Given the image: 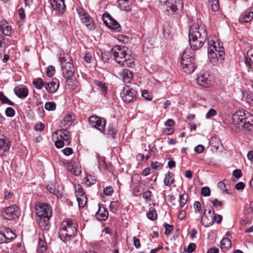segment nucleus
Returning <instances> with one entry per match:
<instances>
[{"mask_svg":"<svg viewBox=\"0 0 253 253\" xmlns=\"http://www.w3.org/2000/svg\"><path fill=\"white\" fill-rule=\"evenodd\" d=\"M208 38L206 27L193 24L189 29V42L191 48L194 50L201 48Z\"/></svg>","mask_w":253,"mask_h":253,"instance_id":"nucleus-1","label":"nucleus"},{"mask_svg":"<svg viewBox=\"0 0 253 253\" xmlns=\"http://www.w3.org/2000/svg\"><path fill=\"white\" fill-rule=\"evenodd\" d=\"M236 128L245 131H253V116L246 110H238L232 117Z\"/></svg>","mask_w":253,"mask_h":253,"instance_id":"nucleus-2","label":"nucleus"},{"mask_svg":"<svg viewBox=\"0 0 253 253\" xmlns=\"http://www.w3.org/2000/svg\"><path fill=\"white\" fill-rule=\"evenodd\" d=\"M111 54L114 60L122 66L133 67L134 59L131 54L128 52L126 47L115 45L111 49Z\"/></svg>","mask_w":253,"mask_h":253,"instance_id":"nucleus-3","label":"nucleus"},{"mask_svg":"<svg viewBox=\"0 0 253 253\" xmlns=\"http://www.w3.org/2000/svg\"><path fill=\"white\" fill-rule=\"evenodd\" d=\"M78 225L72 219H68L61 222L59 236L60 239L65 243L70 242L75 238L77 233Z\"/></svg>","mask_w":253,"mask_h":253,"instance_id":"nucleus-4","label":"nucleus"},{"mask_svg":"<svg viewBox=\"0 0 253 253\" xmlns=\"http://www.w3.org/2000/svg\"><path fill=\"white\" fill-rule=\"evenodd\" d=\"M36 211L38 216L39 227L42 230H48L50 227L49 220L52 215L51 207L45 203H40L36 206Z\"/></svg>","mask_w":253,"mask_h":253,"instance_id":"nucleus-5","label":"nucleus"},{"mask_svg":"<svg viewBox=\"0 0 253 253\" xmlns=\"http://www.w3.org/2000/svg\"><path fill=\"white\" fill-rule=\"evenodd\" d=\"M208 56L211 62L214 65L221 63L225 55L222 43L211 40L208 42Z\"/></svg>","mask_w":253,"mask_h":253,"instance_id":"nucleus-6","label":"nucleus"},{"mask_svg":"<svg viewBox=\"0 0 253 253\" xmlns=\"http://www.w3.org/2000/svg\"><path fill=\"white\" fill-rule=\"evenodd\" d=\"M58 58L60 62L63 76L66 79L67 84L70 85V82H72L71 78L75 73L72 60L68 54L64 53L60 54Z\"/></svg>","mask_w":253,"mask_h":253,"instance_id":"nucleus-7","label":"nucleus"},{"mask_svg":"<svg viewBox=\"0 0 253 253\" xmlns=\"http://www.w3.org/2000/svg\"><path fill=\"white\" fill-rule=\"evenodd\" d=\"M189 49L184 51L181 59V63L183 71L187 74L192 73L196 67L194 53H191L189 54Z\"/></svg>","mask_w":253,"mask_h":253,"instance_id":"nucleus-8","label":"nucleus"},{"mask_svg":"<svg viewBox=\"0 0 253 253\" xmlns=\"http://www.w3.org/2000/svg\"><path fill=\"white\" fill-rule=\"evenodd\" d=\"M2 216L4 219L12 220L19 217L20 215V208L15 205L6 207L1 211Z\"/></svg>","mask_w":253,"mask_h":253,"instance_id":"nucleus-9","label":"nucleus"},{"mask_svg":"<svg viewBox=\"0 0 253 253\" xmlns=\"http://www.w3.org/2000/svg\"><path fill=\"white\" fill-rule=\"evenodd\" d=\"M81 22L89 30H94L95 28V23L93 19L82 8L77 9Z\"/></svg>","mask_w":253,"mask_h":253,"instance_id":"nucleus-10","label":"nucleus"},{"mask_svg":"<svg viewBox=\"0 0 253 253\" xmlns=\"http://www.w3.org/2000/svg\"><path fill=\"white\" fill-rule=\"evenodd\" d=\"M169 14H173L182 5L181 0H160Z\"/></svg>","mask_w":253,"mask_h":253,"instance_id":"nucleus-11","label":"nucleus"},{"mask_svg":"<svg viewBox=\"0 0 253 253\" xmlns=\"http://www.w3.org/2000/svg\"><path fill=\"white\" fill-rule=\"evenodd\" d=\"M136 91L129 85H126L121 93L122 100L126 103L134 101L136 99Z\"/></svg>","mask_w":253,"mask_h":253,"instance_id":"nucleus-12","label":"nucleus"},{"mask_svg":"<svg viewBox=\"0 0 253 253\" xmlns=\"http://www.w3.org/2000/svg\"><path fill=\"white\" fill-rule=\"evenodd\" d=\"M89 123L91 127L96 128L100 132L105 131L106 120L96 116H92L89 118Z\"/></svg>","mask_w":253,"mask_h":253,"instance_id":"nucleus-13","label":"nucleus"},{"mask_svg":"<svg viewBox=\"0 0 253 253\" xmlns=\"http://www.w3.org/2000/svg\"><path fill=\"white\" fill-rule=\"evenodd\" d=\"M198 84L204 87H210L212 84V77L208 72H201L197 77Z\"/></svg>","mask_w":253,"mask_h":253,"instance_id":"nucleus-14","label":"nucleus"},{"mask_svg":"<svg viewBox=\"0 0 253 253\" xmlns=\"http://www.w3.org/2000/svg\"><path fill=\"white\" fill-rule=\"evenodd\" d=\"M104 23L109 28L114 29L116 31H120L121 26L109 13H104L102 16Z\"/></svg>","mask_w":253,"mask_h":253,"instance_id":"nucleus-15","label":"nucleus"},{"mask_svg":"<svg viewBox=\"0 0 253 253\" xmlns=\"http://www.w3.org/2000/svg\"><path fill=\"white\" fill-rule=\"evenodd\" d=\"M213 214L214 211H212L211 209H209L208 211L206 209L204 210L201 220V223L204 226L210 227L213 224Z\"/></svg>","mask_w":253,"mask_h":253,"instance_id":"nucleus-16","label":"nucleus"},{"mask_svg":"<svg viewBox=\"0 0 253 253\" xmlns=\"http://www.w3.org/2000/svg\"><path fill=\"white\" fill-rule=\"evenodd\" d=\"M59 134V136L61 139L64 140L65 142V145L67 146L69 145L71 142V135L69 131H68L67 129H62L61 130H58L55 131L53 133V136L54 135H58Z\"/></svg>","mask_w":253,"mask_h":253,"instance_id":"nucleus-17","label":"nucleus"},{"mask_svg":"<svg viewBox=\"0 0 253 253\" xmlns=\"http://www.w3.org/2000/svg\"><path fill=\"white\" fill-rule=\"evenodd\" d=\"M59 86V81L56 78H53L51 82L46 83L45 88L50 93H54L58 90Z\"/></svg>","mask_w":253,"mask_h":253,"instance_id":"nucleus-18","label":"nucleus"},{"mask_svg":"<svg viewBox=\"0 0 253 253\" xmlns=\"http://www.w3.org/2000/svg\"><path fill=\"white\" fill-rule=\"evenodd\" d=\"M15 95L20 98H25L29 94V90L26 86H17L14 89Z\"/></svg>","mask_w":253,"mask_h":253,"instance_id":"nucleus-19","label":"nucleus"},{"mask_svg":"<svg viewBox=\"0 0 253 253\" xmlns=\"http://www.w3.org/2000/svg\"><path fill=\"white\" fill-rule=\"evenodd\" d=\"M52 8L58 12L63 13L65 9L64 0H50Z\"/></svg>","mask_w":253,"mask_h":253,"instance_id":"nucleus-20","label":"nucleus"},{"mask_svg":"<svg viewBox=\"0 0 253 253\" xmlns=\"http://www.w3.org/2000/svg\"><path fill=\"white\" fill-rule=\"evenodd\" d=\"M10 145L11 142L9 138L4 136L0 139V152H2L1 155L9 150Z\"/></svg>","mask_w":253,"mask_h":253,"instance_id":"nucleus-21","label":"nucleus"},{"mask_svg":"<svg viewBox=\"0 0 253 253\" xmlns=\"http://www.w3.org/2000/svg\"><path fill=\"white\" fill-rule=\"evenodd\" d=\"M98 206L99 208L95 214V216L99 220L105 221L108 218V212L104 207H101L100 204H99Z\"/></svg>","mask_w":253,"mask_h":253,"instance_id":"nucleus-22","label":"nucleus"},{"mask_svg":"<svg viewBox=\"0 0 253 253\" xmlns=\"http://www.w3.org/2000/svg\"><path fill=\"white\" fill-rule=\"evenodd\" d=\"M253 17V9L250 8L243 13L239 17L241 23H247L251 21Z\"/></svg>","mask_w":253,"mask_h":253,"instance_id":"nucleus-23","label":"nucleus"},{"mask_svg":"<svg viewBox=\"0 0 253 253\" xmlns=\"http://www.w3.org/2000/svg\"><path fill=\"white\" fill-rule=\"evenodd\" d=\"M119 75L122 78V80L125 83H129L132 80L133 75L132 72L128 69H124L120 73Z\"/></svg>","mask_w":253,"mask_h":253,"instance_id":"nucleus-24","label":"nucleus"},{"mask_svg":"<svg viewBox=\"0 0 253 253\" xmlns=\"http://www.w3.org/2000/svg\"><path fill=\"white\" fill-rule=\"evenodd\" d=\"M0 30L6 36H9L11 34V28L5 21H0Z\"/></svg>","mask_w":253,"mask_h":253,"instance_id":"nucleus-25","label":"nucleus"},{"mask_svg":"<svg viewBox=\"0 0 253 253\" xmlns=\"http://www.w3.org/2000/svg\"><path fill=\"white\" fill-rule=\"evenodd\" d=\"M220 247L223 252H225L231 247V241L227 238H224L220 242Z\"/></svg>","mask_w":253,"mask_h":253,"instance_id":"nucleus-26","label":"nucleus"},{"mask_svg":"<svg viewBox=\"0 0 253 253\" xmlns=\"http://www.w3.org/2000/svg\"><path fill=\"white\" fill-rule=\"evenodd\" d=\"M174 182V175L170 172L165 174L164 183L166 186H170Z\"/></svg>","mask_w":253,"mask_h":253,"instance_id":"nucleus-27","label":"nucleus"},{"mask_svg":"<svg viewBox=\"0 0 253 253\" xmlns=\"http://www.w3.org/2000/svg\"><path fill=\"white\" fill-rule=\"evenodd\" d=\"M118 2L121 9L125 11L130 10L131 2L129 0H118Z\"/></svg>","mask_w":253,"mask_h":253,"instance_id":"nucleus-28","label":"nucleus"},{"mask_svg":"<svg viewBox=\"0 0 253 253\" xmlns=\"http://www.w3.org/2000/svg\"><path fill=\"white\" fill-rule=\"evenodd\" d=\"M3 234L6 241L7 240H13L16 238L15 234L8 228H4L3 230Z\"/></svg>","mask_w":253,"mask_h":253,"instance_id":"nucleus-29","label":"nucleus"},{"mask_svg":"<svg viewBox=\"0 0 253 253\" xmlns=\"http://www.w3.org/2000/svg\"><path fill=\"white\" fill-rule=\"evenodd\" d=\"M33 84L38 89H41L45 85L43 80L40 78L35 79L33 81Z\"/></svg>","mask_w":253,"mask_h":253,"instance_id":"nucleus-30","label":"nucleus"},{"mask_svg":"<svg viewBox=\"0 0 253 253\" xmlns=\"http://www.w3.org/2000/svg\"><path fill=\"white\" fill-rule=\"evenodd\" d=\"M94 84L99 87L103 95H105L106 94L108 88L105 83L100 81L94 80Z\"/></svg>","mask_w":253,"mask_h":253,"instance_id":"nucleus-31","label":"nucleus"},{"mask_svg":"<svg viewBox=\"0 0 253 253\" xmlns=\"http://www.w3.org/2000/svg\"><path fill=\"white\" fill-rule=\"evenodd\" d=\"M47 190L51 193L56 195L58 198L62 197L61 194L59 191L56 189L55 187L53 184H48L46 186Z\"/></svg>","mask_w":253,"mask_h":253,"instance_id":"nucleus-32","label":"nucleus"},{"mask_svg":"<svg viewBox=\"0 0 253 253\" xmlns=\"http://www.w3.org/2000/svg\"><path fill=\"white\" fill-rule=\"evenodd\" d=\"M71 120H72V119H71V116H66L61 121V122L60 123V126L61 127H65L66 126H66V128H65V129H67L72 125Z\"/></svg>","mask_w":253,"mask_h":253,"instance_id":"nucleus-33","label":"nucleus"},{"mask_svg":"<svg viewBox=\"0 0 253 253\" xmlns=\"http://www.w3.org/2000/svg\"><path fill=\"white\" fill-rule=\"evenodd\" d=\"M147 217L152 220H154L157 218V214L154 208L150 207L148 212L147 213Z\"/></svg>","mask_w":253,"mask_h":253,"instance_id":"nucleus-34","label":"nucleus"},{"mask_svg":"<svg viewBox=\"0 0 253 253\" xmlns=\"http://www.w3.org/2000/svg\"><path fill=\"white\" fill-rule=\"evenodd\" d=\"M47 246L46 243L45 241L43 240L42 238L39 239V243L38 247V251L39 252H42L46 250Z\"/></svg>","mask_w":253,"mask_h":253,"instance_id":"nucleus-35","label":"nucleus"},{"mask_svg":"<svg viewBox=\"0 0 253 253\" xmlns=\"http://www.w3.org/2000/svg\"><path fill=\"white\" fill-rule=\"evenodd\" d=\"M211 4V9L213 11H217L219 8L218 0H208Z\"/></svg>","mask_w":253,"mask_h":253,"instance_id":"nucleus-36","label":"nucleus"},{"mask_svg":"<svg viewBox=\"0 0 253 253\" xmlns=\"http://www.w3.org/2000/svg\"><path fill=\"white\" fill-rule=\"evenodd\" d=\"M67 164V169L69 170L72 173L76 176L79 175L81 174V170L78 168L72 167V169H69V167L72 166V163H68Z\"/></svg>","mask_w":253,"mask_h":253,"instance_id":"nucleus-37","label":"nucleus"},{"mask_svg":"<svg viewBox=\"0 0 253 253\" xmlns=\"http://www.w3.org/2000/svg\"><path fill=\"white\" fill-rule=\"evenodd\" d=\"M79 207L84 208L87 202V198L86 196L77 197Z\"/></svg>","mask_w":253,"mask_h":253,"instance_id":"nucleus-38","label":"nucleus"},{"mask_svg":"<svg viewBox=\"0 0 253 253\" xmlns=\"http://www.w3.org/2000/svg\"><path fill=\"white\" fill-rule=\"evenodd\" d=\"M120 207V204L118 201H113L110 204V211L113 213H116Z\"/></svg>","mask_w":253,"mask_h":253,"instance_id":"nucleus-39","label":"nucleus"},{"mask_svg":"<svg viewBox=\"0 0 253 253\" xmlns=\"http://www.w3.org/2000/svg\"><path fill=\"white\" fill-rule=\"evenodd\" d=\"M0 101L2 103L8 104L9 105H14V103L11 101L7 97H6L3 93L0 92Z\"/></svg>","mask_w":253,"mask_h":253,"instance_id":"nucleus-40","label":"nucleus"},{"mask_svg":"<svg viewBox=\"0 0 253 253\" xmlns=\"http://www.w3.org/2000/svg\"><path fill=\"white\" fill-rule=\"evenodd\" d=\"M188 196L186 193H183L179 197V206L183 207L186 204L187 201Z\"/></svg>","mask_w":253,"mask_h":253,"instance_id":"nucleus-41","label":"nucleus"},{"mask_svg":"<svg viewBox=\"0 0 253 253\" xmlns=\"http://www.w3.org/2000/svg\"><path fill=\"white\" fill-rule=\"evenodd\" d=\"M75 191L76 193L77 197L85 196L83 187L80 184H78V186L76 187Z\"/></svg>","mask_w":253,"mask_h":253,"instance_id":"nucleus-42","label":"nucleus"},{"mask_svg":"<svg viewBox=\"0 0 253 253\" xmlns=\"http://www.w3.org/2000/svg\"><path fill=\"white\" fill-rule=\"evenodd\" d=\"M44 108L46 110L53 111L56 109V104L54 102H47L44 105Z\"/></svg>","mask_w":253,"mask_h":253,"instance_id":"nucleus-43","label":"nucleus"},{"mask_svg":"<svg viewBox=\"0 0 253 253\" xmlns=\"http://www.w3.org/2000/svg\"><path fill=\"white\" fill-rule=\"evenodd\" d=\"M116 127L113 126H110L107 129V134L114 138L116 136Z\"/></svg>","mask_w":253,"mask_h":253,"instance_id":"nucleus-44","label":"nucleus"},{"mask_svg":"<svg viewBox=\"0 0 253 253\" xmlns=\"http://www.w3.org/2000/svg\"><path fill=\"white\" fill-rule=\"evenodd\" d=\"M65 144V142L64 140L61 139L59 136H57V140L55 142V146L57 148H61L63 147Z\"/></svg>","mask_w":253,"mask_h":253,"instance_id":"nucleus-45","label":"nucleus"},{"mask_svg":"<svg viewBox=\"0 0 253 253\" xmlns=\"http://www.w3.org/2000/svg\"><path fill=\"white\" fill-rule=\"evenodd\" d=\"M98 167L100 169L106 170L107 169V165L105 162L104 158H100L98 160Z\"/></svg>","mask_w":253,"mask_h":253,"instance_id":"nucleus-46","label":"nucleus"},{"mask_svg":"<svg viewBox=\"0 0 253 253\" xmlns=\"http://www.w3.org/2000/svg\"><path fill=\"white\" fill-rule=\"evenodd\" d=\"M96 180L92 177L91 175H87L85 179V183L89 186H90L96 182Z\"/></svg>","mask_w":253,"mask_h":253,"instance_id":"nucleus-47","label":"nucleus"},{"mask_svg":"<svg viewBox=\"0 0 253 253\" xmlns=\"http://www.w3.org/2000/svg\"><path fill=\"white\" fill-rule=\"evenodd\" d=\"M5 115L7 117H12L15 115V110L12 107H7L5 110Z\"/></svg>","mask_w":253,"mask_h":253,"instance_id":"nucleus-48","label":"nucleus"},{"mask_svg":"<svg viewBox=\"0 0 253 253\" xmlns=\"http://www.w3.org/2000/svg\"><path fill=\"white\" fill-rule=\"evenodd\" d=\"M142 96L146 100L150 101L153 98V96L151 93L148 92L146 90H144L142 93Z\"/></svg>","mask_w":253,"mask_h":253,"instance_id":"nucleus-49","label":"nucleus"},{"mask_svg":"<svg viewBox=\"0 0 253 253\" xmlns=\"http://www.w3.org/2000/svg\"><path fill=\"white\" fill-rule=\"evenodd\" d=\"M143 198L146 201H151V197L152 196V193L151 191L147 190L143 193Z\"/></svg>","mask_w":253,"mask_h":253,"instance_id":"nucleus-50","label":"nucleus"},{"mask_svg":"<svg viewBox=\"0 0 253 253\" xmlns=\"http://www.w3.org/2000/svg\"><path fill=\"white\" fill-rule=\"evenodd\" d=\"M195 213H200L202 211L201 205L200 202L195 201L193 205Z\"/></svg>","mask_w":253,"mask_h":253,"instance_id":"nucleus-51","label":"nucleus"},{"mask_svg":"<svg viewBox=\"0 0 253 253\" xmlns=\"http://www.w3.org/2000/svg\"><path fill=\"white\" fill-rule=\"evenodd\" d=\"M55 74V67L49 66L47 68L46 75L48 77H52Z\"/></svg>","mask_w":253,"mask_h":253,"instance_id":"nucleus-52","label":"nucleus"},{"mask_svg":"<svg viewBox=\"0 0 253 253\" xmlns=\"http://www.w3.org/2000/svg\"><path fill=\"white\" fill-rule=\"evenodd\" d=\"M211 194L210 189L208 187H203L201 189V194L203 196H209Z\"/></svg>","mask_w":253,"mask_h":253,"instance_id":"nucleus-53","label":"nucleus"},{"mask_svg":"<svg viewBox=\"0 0 253 253\" xmlns=\"http://www.w3.org/2000/svg\"><path fill=\"white\" fill-rule=\"evenodd\" d=\"M217 114L216 111L212 108L210 109L206 115V119H210L211 117L214 116Z\"/></svg>","mask_w":253,"mask_h":253,"instance_id":"nucleus-54","label":"nucleus"},{"mask_svg":"<svg viewBox=\"0 0 253 253\" xmlns=\"http://www.w3.org/2000/svg\"><path fill=\"white\" fill-rule=\"evenodd\" d=\"M114 192V190L112 187L108 186L105 188L103 190L104 194L106 196H110Z\"/></svg>","mask_w":253,"mask_h":253,"instance_id":"nucleus-55","label":"nucleus"},{"mask_svg":"<svg viewBox=\"0 0 253 253\" xmlns=\"http://www.w3.org/2000/svg\"><path fill=\"white\" fill-rule=\"evenodd\" d=\"M164 226L165 228V234L166 235H169L173 230V225L169 224L168 223H165Z\"/></svg>","mask_w":253,"mask_h":253,"instance_id":"nucleus-56","label":"nucleus"},{"mask_svg":"<svg viewBox=\"0 0 253 253\" xmlns=\"http://www.w3.org/2000/svg\"><path fill=\"white\" fill-rule=\"evenodd\" d=\"M44 125L42 123L37 124L34 126V130L36 131H42L44 128Z\"/></svg>","mask_w":253,"mask_h":253,"instance_id":"nucleus-57","label":"nucleus"},{"mask_svg":"<svg viewBox=\"0 0 253 253\" xmlns=\"http://www.w3.org/2000/svg\"><path fill=\"white\" fill-rule=\"evenodd\" d=\"M196 248V244L195 243H190L189 244V245H188V246L187 247L186 251L188 253H191L193 252L195 250Z\"/></svg>","mask_w":253,"mask_h":253,"instance_id":"nucleus-58","label":"nucleus"},{"mask_svg":"<svg viewBox=\"0 0 253 253\" xmlns=\"http://www.w3.org/2000/svg\"><path fill=\"white\" fill-rule=\"evenodd\" d=\"M213 217L214 221H215L216 223L218 224L220 223L222 219V217L221 215L218 214H215L214 212L213 215Z\"/></svg>","mask_w":253,"mask_h":253,"instance_id":"nucleus-59","label":"nucleus"},{"mask_svg":"<svg viewBox=\"0 0 253 253\" xmlns=\"http://www.w3.org/2000/svg\"><path fill=\"white\" fill-rule=\"evenodd\" d=\"M63 154L66 156H69L73 154V151L72 148L67 147L62 150Z\"/></svg>","mask_w":253,"mask_h":253,"instance_id":"nucleus-60","label":"nucleus"},{"mask_svg":"<svg viewBox=\"0 0 253 253\" xmlns=\"http://www.w3.org/2000/svg\"><path fill=\"white\" fill-rule=\"evenodd\" d=\"M242 172L241 170L239 169H236L233 170V175L235 178L238 179L242 176Z\"/></svg>","mask_w":253,"mask_h":253,"instance_id":"nucleus-61","label":"nucleus"},{"mask_svg":"<svg viewBox=\"0 0 253 253\" xmlns=\"http://www.w3.org/2000/svg\"><path fill=\"white\" fill-rule=\"evenodd\" d=\"M118 40L120 42L124 43H126L129 41V38L127 37L124 35H120L118 37Z\"/></svg>","mask_w":253,"mask_h":253,"instance_id":"nucleus-62","label":"nucleus"},{"mask_svg":"<svg viewBox=\"0 0 253 253\" xmlns=\"http://www.w3.org/2000/svg\"><path fill=\"white\" fill-rule=\"evenodd\" d=\"M140 186L139 185L135 186L132 191V193L135 196H138L140 195Z\"/></svg>","mask_w":253,"mask_h":253,"instance_id":"nucleus-63","label":"nucleus"},{"mask_svg":"<svg viewBox=\"0 0 253 253\" xmlns=\"http://www.w3.org/2000/svg\"><path fill=\"white\" fill-rule=\"evenodd\" d=\"M204 146L202 145L199 144L195 147L194 150L196 153L200 154L204 151Z\"/></svg>","mask_w":253,"mask_h":253,"instance_id":"nucleus-64","label":"nucleus"}]
</instances>
